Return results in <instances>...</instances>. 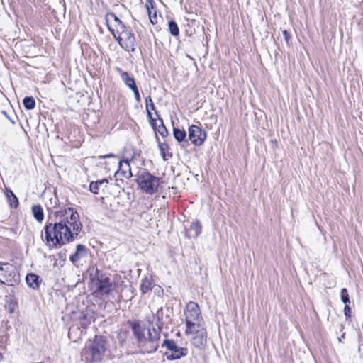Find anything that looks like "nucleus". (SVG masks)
I'll use <instances>...</instances> for the list:
<instances>
[{
    "label": "nucleus",
    "instance_id": "1",
    "mask_svg": "<svg viewBox=\"0 0 363 363\" xmlns=\"http://www.w3.org/2000/svg\"><path fill=\"white\" fill-rule=\"evenodd\" d=\"M55 223H47L45 240L50 247H60L75 240L82 229L79 215L72 208L55 212Z\"/></svg>",
    "mask_w": 363,
    "mask_h": 363
},
{
    "label": "nucleus",
    "instance_id": "2",
    "mask_svg": "<svg viewBox=\"0 0 363 363\" xmlns=\"http://www.w3.org/2000/svg\"><path fill=\"white\" fill-rule=\"evenodd\" d=\"M106 350L105 339L101 336H96L93 341L83 349L81 355L83 359L88 362L101 361Z\"/></svg>",
    "mask_w": 363,
    "mask_h": 363
},
{
    "label": "nucleus",
    "instance_id": "3",
    "mask_svg": "<svg viewBox=\"0 0 363 363\" xmlns=\"http://www.w3.org/2000/svg\"><path fill=\"white\" fill-rule=\"evenodd\" d=\"M185 334L190 337L191 344L198 349H203L207 342V332L203 323L186 327Z\"/></svg>",
    "mask_w": 363,
    "mask_h": 363
},
{
    "label": "nucleus",
    "instance_id": "4",
    "mask_svg": "<svg viewBox=\"0 0 363 363\" xmlns=\"http://www.w3.org/2000/svg\"><path fill=\"white\" fill-rule=\"evenodd\" d=\"M109 30L117 40L120 45L128 52L135 50V38L134 34L126 26L124 29L116 30L109 27Z\"/></svg>",
    "mask_w": 363,
    "mask_h": 363
},
{
    "label": "nucleus",
    "instance_id": "5",
    "mask_svg": "<svg viewBox=\"0 0 363 363\" xmlns=\"http://www.w3.org/2000/svg\"><path fill=\"white\" fill-rule=\"evenodd\" d=\"M136 182L141 190L147 194H152L157 191L160 185V179L152 175L150 172L143 170L138 174Z\"/></svg>",
    "mask_w": 363,
    "mask_h": 363
},
{
    "label": "nucleus",
    "instance_id": "6",
    "mask_svg": "<svg viewBox=\"0 0 363 363\" xmlns=\"http://www.w3.org/2000/svg\"><path fill=\"white\" fill-rule=\"evenodd\" d=\"M186 327L203 323L199 305L195 302H189L184 311Z\"/></svg>",
    "mask_w": 363,
    "mask_h": 363
},
{
    "label": "nucleus",
    "instance_id": "7",
    "mask_svg": "<svg viewBox=\"0 0 363 363\" xmlns=\"http://www.w3.org/2000/svg\"><path fill=\"white\" fill-rule=\"evenodd\" d=\"M18 281V276L14 267L8 263H0V283L8 286H14Z\"/></svg>",
    "mask_w": 363,
    "mask_h": 363
},
{
    "label": "nucleus",
    "instance_id": "8",
    "mask_svg": "<svg viewBox=\"0 0 363 363\" xmlns=\"http://www.w3.org/2000/svg\"><path fill=\"white\" fill-rule=\"evenodd\" d=\"M206 138V133L197 125H191L189 128V139L196 146L201 145Z\"/></svg>",
    "mask_w": 363,
    "mask_h": 363
},
{
    "label": "nucleus",
    "instance_id": "9",
    "mask_svg": "<svg viewBox=\"0 0 363 363\" xmlns=\"http://www.w3.org/2000/svg\"><path fill=\"white\" fill-rule=\"evenodd\" d=\"M96 286L97 289L95 294L101 296L110 294L113 288L110 278L105 275H101L98 277Z\"/></svg>",
    "mask_w": 363,
    "mask_h": 363
},
{
    "label": "nucleus",
    "instance_id": "10",
    "mask_svg": "<svg viewBox=\"0 0 363 363\" xmlns=\"http://www.w3.org/2000/svg\"><path fill=\"white\" fill-rule=\"evenodd\" d=\"M152 325L151 327H149L147 329V336L146 337V340L149 342L152 343V350L156 351L158 348V341L160 338V332L162 330V326L159 324H156L155 327L152 323H150Z\"/></svg>",
    "mask_w": 363,
    "mask_h": 363
},
{
    "label": "nucleus",
    "instance_id": "11",
    "mask_svg": "<svg viewBox=\"0 0 363 363\" xmlns=\"http://www.w3.org/2000/svg\"><path fill=\"white\" fill-rule=\"evenodd\" d=\"M116 72L119 74L122 81L131 91L137 87L134 77L128 72L116 68Z\"/></svg>",
    "mask_w": 363,
    "mask_h": 363
},
{
    "label": "nucleus",
    "instance_id": "12",
    "mask_svg": "<svg viewBox=\"0 0 363 363\" xmlns=\"http://www.w3.org/2000/svg\"><path fill=\"white\" fill-rule=\"evenodd\" d=\"M105 19L108 28L109 27L113 28L111 26L112 21L115 23V30L125 28V26L124 23L113 13H108L106 15Z\"/></svg>",
    "mask_w": 363,
    "mask_h": 363
},
{
    "label": "nucleus",
    "instance_id": "13",
    "mask_svg": "<svg viewBox=\"0 0 363 363\" xmlns=\"http://www.w3.org/2000/svg\"><path fill=\"white\" fill-rule=\"evenodd\" d=\"M87 255L86 247L81 244L77 245L76 252L72 255L69 259L72 262L76 263L82 257H85Z\"/></svg>",
    "mask_w": 363,
    "mask_h": 363
},
{
    "label": "nucleus",
    "instance_id": "14",
    "mask_svg": "<svg viewBox=\"0 0 363 363\" xmlns=\"http://www.w3.org/2000/svg\"><path fill=\"white\" fill-rule=\"evenodd\" d=\"M118 171L125 178H130L133 176L130 162L128 160H123L119 162Z\"/></svg>",
    "mask_w": 363,
    "mask_h": 363
},
{
    "label": "nucleus",
    "instance_id": "15",
    "mask_svg": "<svg viewBox=\"0 0 363 363\" xmlns=\"http://www.w3.org/2000/svg\"><path fill=\"white\" fill-rule=\"evenodd\" d=\"M26 281L28 286L33 289H36L39 287L40 277L35 274L30 273L26 276Z\"/></svg>",
    "mask_w": 363,
    "mask_h": 363
},
{
    "label": "nucleus",
    "instance_id": "16",
    "mask_svg": "<svg viewBox=\"0 0 363 363\" xmlns=\"http://www.w3.org/2000/svg\"><path fill=\"white\" fill-rule=\"evenodd\" d=\"M188 354V349L186 347H179L172 354L167 355V358L169 360L178 359L182 357H185Z\"/></svg>",
    "mask_w": 363,
    "mask_h": 363
},
{
    "label": "nucleus",
    "instance_id": "17",
    "mask_svg": "<svg viewBox=\"0 0 363 363\" xmlns=\"http://www.w3.org/2000/svg\"><path fill=\"white\" fill-rule=\"evenodd\" d=\"M6 196L11 208H16L18 206V199L11 189H6Z\"/></svg>",
    "mask_w": 363,
    "mask_h": 363
},
{
    "label": "nucleus",
    "instance_id": "18",
    "mask_svg": "<svg viewBox=\"0 0 363 363\" xmlns=\"http://www.w3.org/2000/svg\"><path fill=\"white\" fill-rule=\"evenodd\" d=\"M173 135L174 138L177 141H178L179 143H182V142L187 143L186 138V133L184 130H181L177 128H173Z\"/></svg>",
    "mask_w": 363,
    "mask_h": 363
},
{
    "label": "nucleus",
    "instance_id": "19",
    "mask_svg": "<svg viewBox=\"0 0 363 363\" xmlns=\"http://www.w3.org/2000/svg\"><path fill=\"white\" fill-rule=\"evenodd\" d=\"M159 149L164 160H167L172 157V153L169 151V145L167 143H160Z\"/></svg>",
    "mask_w": 363,
    "mask_h": 363
},
{
    "label": "nucleus",
    "instance_id": "20",
    "mask_svg": "<svg viewBox=\"0 0 363 363\" xmlns=\"http://www.w3.org/2000/svg\"><path fill=\"white\" fill-rule=\"evenodd\" d=\"M152 279L151 277H145L140 284V290L143 294H146L152 289Z\"/></svg>",
    "mask_w": 363,
    "mask_h": 363
},
{
    "label": "nucleus",
    "instance_id": "21",
    "mask_svg": "<svg viewBox=\"0 0 363 363\" xmlns=\"http://www.w3.org/2000/svg\"><path fill=\"white\" fill-rule=\"evenodd\" d=\"M32 213L34 218L38 222H42L44 218L43 208L40 205H36L32 207Z\"/></svg>",
    "mask_w": 363,
    "mask_h": 363
},
{
    "label": "nucleus",
    "instance_id": "22",
    "mask_svg": "<svg viewBox=\"0 0 363 363\" xmlns=\"http://www.w3.org/2000/svg\"><path fill=\"white\" fill-rule=\"evenodd\" d=\"M189 231L191 233V236L197 237L201 232V225L199 222H194L189 227Z\"/></svg>",
    "mask_w": 363,
    "mask_h": 363
},
{
    "label": "nucleus",
    "instance_id": "23",
    "mask_svg": "<svg viewBox=\"0 0 363 363\" xmlns=\"http://www.w3.org/2000/svg\"><path fill=\"white\" fill-rule=\"evenodd\" d=\"M145 101H146V109H147V115L150 117V118L152 121V122H154V120H153V118L152 117V113L150 111V108H151L152 110H155V105H154V104L152 102L151 96H149L148 97H147L146 99H145ZM152 125L155 126V123H152Z\"/></svg>",
    "mask_w": 363,
    "mask_h": 363
},
{
    "label": "nucleus",
    "instance_id": "24",
    "mask_svg": "<svg viewBox=\"0 0 363 363\" xmlns=\"http://www.w3.org/2000/svg\"><path fill=\"white\" fill-rule=\"evenodd\" d=\"M23 104L27 110H32L35 106V101L33 97H26L23 100Z\"/></svg>",
    "mask_w": 363,
    "mask_h": 363
},
{
    "label": "nucleus",
    "instance_id": "25",
    "mask_svg": "<svg viewBox=\"0 0 363 363\" xmlns=\"http://www.w3.org/2000/svg\"><path fill=\"white\" fill-rule=\"evenodd\" d=\"M133 330L134 332L135 335L136 336L139 341H142L143 339L146 340V336L144 334L143 331H142L140 325H134L133 326Z\"/></svg>",
    "mask_w": 363,
    "mask_h": 363
},
{
    "label": "nucleus",
    "instance_id": "26",
    "mask_svg": "<svg viewBox=\"0 0 363 363\" xmlns=\"http://www.w3.org/2000/svg\"><path fill=\"white\" fill-rule=\"evenodd\" d=\"M162 346L166 347L168 350L174 352L177 348L176 342L172 340H165L162 344Z\"/></svg>",
    "mask_w": 363,
    "mask_h": 363
},
{
    "label": "nucleus",
    "instance_id": "27",
    "mask_svg": "<svg viewBox=\"0 0 363 363\" xmlns=\"http://www.w3.org/2000/svg\"><path fill=\"white\" fill-rule=\"evenodd\" d=\"M169 30L170 33L174 36H177L179 35V30L178 26L174 21L169 22Z\"/></svg>",
    "mask_w": 363,
    "mask_h": 363
},
{
    "label": "nucleus",
    "instance_id": "28",
    "mask_svg": "<svg viewBox=\"0 0 363 363\" xmlns=\"http://www.w3.org/2000/svg\"><path fill=\"white\" fill-rule=\"evenodd\" d=\"M157 130L162 137H166L168 135L167 129L164 125V123L162 119L160 120V125H158Z\"/></svg>",
    "mask_w": 363,
    "mask_h": 363
},
{
    "label": "nucleus",
    "instance_id": "29",
    "mask_svg": "<svg viewBox=\"0 0 363 363\" xmlns=\"http://www.w3.org/2000/svg\"><path fill=\"white\" fill-rule=\"evenodd\" d=\"M340 296L342 301L347 305V303H350L349 294L347 290L346 289H342L340 291Z\"/></svg>",
    "mask_w": 363,
    "mask_h": 363
},
{
    "label": "nucleus",
    "instance_id": "30",
    "mask_svg": "<svg viewBox=\"0 0 363 363\" xmlns=\"http://www.w3.org/2000/svg\"><path fill=\"white\" fill-rule=\"evenodd\" d=\"M99 182H92L91 184H90V186H89V189H90V191L96 194H98V191H99Z\"/></svg>",
    "mask_w": 363,
    "mask_h": 363
},
{
    "label": "nucleus",
    "instance_id": "31",
    "mask_svg": "<svg viewBox=\"0 0 363 363\" xmlns=\"http://www.w3.org/2000/svg\"><path fill=\"white\" fill-rule=\"evenodd\" d=\"M155 317L157 319V324H159L160 325L162 326L163 323L161 322V320L162 318V308L161 307L160 309L157 310Z\"/></svg>",
    "mask_w": 363,
    "mask_h": 363
},
{
    "label": "nucleus",
    "instance_id": "32",
    "mask_svg": "<svg viewBox=\"0 0 363 363\" xmlns=\"http://www.w3.org/2000/svg\"><path fill=\"white\" fill-rule=\"evenodd\" d=\"M132 91L134 93L135 100L138 103H140L141 101V97L138 89V86L132 90Z\"/></svg>",
    "mask_w": 363,
    "mask_h": 363
},
{
    "label": "nucleus",
    "instance_id": "33",
    "mask_svg": "<svg viewBox=\"0 0 363 363\" xmlns=\"http://www.w3.org/2000/svg\"><path fill=\"white\" fill-rule=\"evenodd\" d=\"M344 313H345V316H347V317L350 316L351 308L347 305H346L344 308Z\"/></svg>",
    "mask_w": 363,
    "mask_h": 363
},
{
    "label": "nucleus",
    "instance_id": "34",
    "mask_svg": "<svg viewBox=\"0 0 363 363\" xmlns=\"http://www.w3.org/2000/svg\"><path fill=\"white\" fill-rule=\"evenodd\" d=\"M150 21L152 24L157 23V15L155 13L153 16H151L150 13Z\"/></svg>",
    "mask_w": 363,
    "mask_h": 363
},
{
    "label": "nucleus",
    "instance_id": "35",
    "mask_svg": "<svg viewBox=\"0 0 363 363\" xmlns=\"http://www.w3.org/2000/svg\"><path fill=\"white\" fill-rule=\"evenodd\" d=\"M283 35L284 37L285 40L288 43L290 39V35L287 32V30H285L283 31Z\"/></svg>",
    "mask_w": 363,
    "mask_h": 363
},
{
    "label": "nucleus",
    "instance_id": "36",
    "mask_svg": "<svg viewBox=\"0 0 363 363\" xmlns=\"http://www.w3.org/2000/svg\"><path fill=\"white\" fill-rule=\"evenodd\" d=\"M8 308H9V312L10 313H12L14 311V309H15V304L14 303L9 304Z\"/></svg>",
    "mask_w": 363,
    "mask_h": 363
},
{
    "label": "nucleus",
    "instance_id": "37",
    "mask_svg": "<svg viewBox=\"0 0 363 363\" xmlns=\"http://www.w3.org/2000/svg\"><path fill=\"white\" fill-rule=\"evenodd\" d=\"M97 182H99V185H102L104 184H106L108 182V181L106 179H102L101 181H98Z\"/></svg>",
    "mask_w": 363,
    "mask_h": 363
},
{
    "label": "nucleus",
    "instance_id": "38",
    "mask_svg": "<svg viewBox=\"0 0 363 363\" xmlns=\"http://www.w3.org/2000/svg\"><path fill=\"white\" fill-rule=\"evenodd\" d=\"M114 157V155L108 154V155H104V156H101L100 157L106 158V157Z\"/></svg>",
    "mask_w": 363,
    "mask_h": 363
},
{
    "label": "nucleus",
    "instance_id": "39",
    "mask_svg": "<svg viewBox=\"0 0 363 363\" xmlns=\"http://www.w3.org/2000/svg\"><path fill=\"white\" fill-rule=\"evenodd\" d=\"M2 114H4L9 120L11 121V118L7 115L6 112L5 111H1Z\"/></svg>",
    "mask_w": 363,
    "mask_h": 363
},
{
    "label": "nucleus",
    "instance_id": "40",
    "mask_svg": "<svg viewBox=\"0 0 363 363\" xmlns=\"http://www.w3.org/2000/svg\"><path fill=\"white\" fill-rule=\"evenodd\" d=\"M344 337H345V334H343V335L341 336V337H338V341H339V342H341V341H342V338H344Z\"/></svg>",
    "mask_w": 363,
    "mask_h": 363
}]
</instances>
